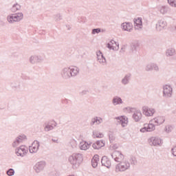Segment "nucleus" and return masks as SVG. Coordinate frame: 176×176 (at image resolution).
Wrapping results in <instances>:
<instances>
[{"instance_id":"29","label":"nucleus","mask_w":176,"mask_h":176,"mask_svg":"<svg viewBox=\"0 0 176 176\" xmlns=\"http://www.w3.org/2000/svg\"><path fill=\"white\" fill-rule=\"evenodd\" d=\"M20 9V6L19 4H15L12 8V12H16V10H19Z\"/></svg>"},{"instance_id":"2","label":"nucleus","mask_w":176,"mask_h":176,"mask_svg":"<svg viewBox=\"0 0 176 176\" xmlns=\"http://www.w3.org/2000/svg\"><path fill=\"white\" fill-rule=\"evenodd\" d=\"M129 168H130V163L128 160H125L116 166V171L117 173H119V171H126Z\"/></svg>"},{"instance_id":"31","label":"nucleus","mask_w":176,"mask_h":176,"mask_svg":"<svg viewBox=\"0 0 176 176\" xmlns=\"http://www.w3.org/2000/svg\"><path fill=\"white\" fill-rule=\"evenodd\" d=\"M7 175L9 176L14 175V170H13L12 168L8 170L7 171Z\"/></svg>"},{"instance_id":"24","label":"nucleus","mask_w":176,"mask_h":176,"mask_svg":"<svg viewBox=\"0 0 176 176\" xmlns=\"http://www.w3.org/2000/svg\"><path fill=\"white\" fill-rule=\"evenodd\" d=\"M94 137H96V138H102L104 137V134L98 131L94 132Z\"/></svg>"},{"instance_id":"6","label":"nucleus","mask_w":176,"mask_h":176,"mask_svg":"<svg viewBox=\"0 0 176 176\" xmlns=\"http://www.w3.org/2000/svg\"><path fill=\"white\" fill-rule=\"evenodd\" d=\"M173 94V88L169 85H165L164 87V96L165 97H171Z\"/></svg>"},{"instance_id":"32","label":"nucleus","mask_w":176,"mask_h":176,"mask_svg":"<svg viewBox=\"0 0 176 176\" xmlns=\"http://www.w3.org/2000/svg\"><path fill=\"white\" fill-rule=\"evenodd\" d=\"M50 130H53V126L47 125V126L45 127V131H50Z\"/></svg>"},{"instance_id":"19","label":"nucleus","mask_w":176,"mask_h":176,"mask_svg":"<svg viewBox=\"0 0 176 176\" xmlns=\"http://www.w3.org/2000/svg\"><path fill=\"white\" fill-rule=\"evenodd\" d=\"M90 146L87 142H81L80 144V148L82 151H87V149H89Z\"/></svg>"},{"instance_id":"26","label":"nucleus","mask_w":176,"mask_h":176,"mask_svg":"<svg viewBox=\"0 0 176 176\" xmlns=\"http://www.w3.org/2000/svg\"><path fill=\"white\" fill-rule=\"evenodd\" d=\"M100 55H98V59L99 60L100 63H105V58L102 56V54H100Z\"/></svg>"},{"instance_id":"30","label":"nucleus","mask_w":176,"mask_h":176,"mask_svg":"<svg viewBox=\"0 0 176 176\" xmlns=\"http://www.w3.org/2000/svg\"><path fill=\"white\" fill-rule=\"evenodd\" d=\"M160 27H162V28H164V27H166V23H164V22H160L159 24L157 25V30H159Z\"/></svg>"},{"instance_id":"34","label":"nucleus","mask_w":176,"mask_h":176,"mask_svg":"<svg viewBox=\"0 0 176 176\" xmlns=\"http://www.w3.org/2000/svg\"><path fill=\"white\" fill-rule=\"evenodd\" d=\"M92 160L93 162H98L100 160V158L98 157V155H96L94 156Z\"/></svg>"},{"instance_id":"20","label":"nucleus","mask_w":176,"mask_h":176,"mask_svg":"<svg viewBox=\"0 0 176 176\" xmlns=\"http://www.w3.org/2000/svg\"><path fill=\"white\" fill-rule=\"evenodd\" d=\"M155 123H157V124H162V123H164V117L158 116L155 118Z\"/></svg>"},{"instance_id":"33","label":"nucleus","mask_w":176,"mask_h":176,"mask_svg":"<svg viewBox=\"0 0 176 176\" xmlns=\"http://www.w3.org/2000/svg\"><path fill=\"white\" fill-rule=\"evenodd\" d=\"M91 163H92V166L94 168H96V167H97V166H98V161H93V160H92Z\"/></svg>"},{"instance_id":"23","label":"nucleus","mask_w":176,"mask_h":176,"mask_svg":"<svg viewBox=\"0 0 176 176\" xmlns=\"http://www.w3.org/2000/svg\"><path fill=\"white\" fill-rule=\"evenodd\" d=\"M173 130H174V126L173 125H168L165 128V131H166V133H171Z\"/></svg>"},{"instance_id":"8","label":"nucleus","mask_w":176,"mask_h":176,"mask_svg":"<svg viewBox=\"0 0 176 176\" xmlns=\"http://www.w3.org/2000/svg\"><path fill=\"white\" fill-rule=\"evenodd\" d=\"M133 118L135 122H140L141 119H142V113H141L139 110H135L133 115Z\"/></svg>"},{"instance_id":"37","label":"nucleus","mask_w":176,"mask_h":176,"mask_svg":"<svg viewBox=\"0 0 176 176\" xmlns=\"http://www.w3.org/2000/svg\"><path fill=\"white\" fill-rule=\"evenodd\" d=\"M172 154L173 156H176V146L172 148Z\"/></svg>"},{"instance_id":"36","label":"nucleus","mask_w":176,"mask_h":176,"mask_svg":"<svg viewBox=\"0 0 176 176\" xmlns=\"http://www.w3.org/2000/svg\"><path fill=\"white\" fill-rule=\"evenodd\" d=\"M141 133H146V131H148V129H146V126L144 125V127L140 129Z\"/></svg>"},{"instance_id":"16","label":"nucleus","mask_w":176,"mask_h":176,"mask_svg":"<svg viewBox=\"0 0 176 176\" xmlns=\"http://www.w3.org/2000/svg\"><path fill=\"white\" fill-rule=\"evenodd\" d=\"M124 31H131L133 30V25L130 23H124L122 25Z\"/></svg>"},{"instance_id":"18","label":"nucleus","mask_w":176,"mask_h":176,"mask_svg":"<svg viewBox=\"0 0 176 176\" xmlns=\"http://www.w3.org/2000/svg\"><path fill=\"white\" fill-rule=\"evenodd\" d=\"M116 156L115 157L116 162H120V160H123V159H124V155H123L122 153L119 152L116 153Z\"/></svg>"},{"instance_id":"14","label":"nucleus","mask_w":176,"mask_h":176,"mask_svg":"<svg viewBox=\"0 0 176 176\" xmlns=\"http://www.w3.org/2000/svg\"><path fill=\"white\" fill-rule=\"evenodd\" d=\"M135 23V28L136 30H140V28H142V19L140 18H138L135 19L134 21Z\"/></svg>"},{"instance_id":"27","label":"nucleus","mask_w":176,"mask_h":176,"mask_svg":"<svg viewBox=\"0 0 176 176\" xmlns=\"http://www.w3.org/2000/svg\"><path fill=\"white\" fill-rule=\"evenodd\" d=\"M78 73V69H76V67H75L74 69H72L70 71L72 76H75V75H76Z\"/></svg>"},{"instance_id":"1","label":"nucleus","mask_w":176,"mask_h":176,"mask_svg":"<svg viewBox=\"0 0 176 176\" xmlns=\"http://www.w3.org/2000/svg\"><path fill=\"white\" fill-rule=\"evenodd\" d=\"M69 162L71 163L73 168H78L82 162H83V158L79 154H74L69 157Z\"/></svg>"},{"instance_id":"10","label":"nucleus","mask_w":176,"mask_h":176,"mask_svg":"<svg viewBox=\"0 0 176 176\" xmlns=\"http://www.w3.org/2000/svg\"><path fill=\"white\" fill-rule=\"evenodd\" d=\"M45 164L44 162H38L34 166V170L37 173H39V171H41V170H43L45 168Z\"/></svg>"},{"instance_id":"9","label":"nucleus","mask_w":176,"mask_h":176,"mask_svg":"<svg viewBox=\"0 0 176 176\" xmlns=\"http://www.w3.org/2000/svg\"><path fill=\"white\" fill-rule=\"evenodd\" d=\"M39 148V143L36 141H34L32 146L30 147V153H35V152L38 151V149Z\"/></svg>"},{"instance_id":"5","label":"nucleus","mask_w":176,"mask_h":176,"mask_svg":"<svg viewBox=\"0 0 176 176\" xmlns=\"http://www.w3.org/2000/svg\"><path fill=\"white\" fill-rule=\"evenodd\" d=\"M28 152V150L25 146H21L16 152L17 156H25Z\"/></svg>"},{"instance_id":"25","label":"nucleus","mask_w":176,"mask_h":176,"mask_svg":"<svg viewBox=\"0 0 176 176\" xmlns=\"http://www.w3.org/2000/svg\"><path fill=\"white\" fill-rule=\"evenodd\" d=\"M92 122L93 123H96V124H100V123H102V119L96 118H94Z\"/></svg>"},{"instance_id":"15","label":"nucleus","mask_w":176,"mask_h":176,"mask_svg":"<svg viewBox=\"0 0 176 176\" xmlns=\"http://www.w3.org/2000/svg\"><path fill=\"white\" fill-rule=\"evenodd\" d=\"M151 142L155 146L160 145L162 144V140L159 138L153 137L151 138Z\"/></svg>"},{"instance_id":"38","label":"nucleus","mask_w":176,"mask_h":176,"mask_svg":"<svg viewBox=\"0 0 176 176\" xmlns=\"http://www.w3.org/2000/svg\"><path fill=\"white\" fill-rule=\"evenodd\" d=\"M161 12H162V13H164V8H162V9L161 10Z\"/></svg>"},{"instance_id":"39","label":"nucleus","mask_w":176,"mask_h":176,"mask_svg":"<svg viewBox=\"0 0 176 176\" xmlns=\"http://www.w3.org/2000/svg\"><path fill=\"white\" fill-rule=\"evenodd\" d=\"M124 81H125V80H122L123 83H124Z\"/></svg>"},{"instance_id":"17","label":"nucleus","mask_w":176,"mask_h":176,"mask_svg":"<svg viewBox=\"0 0 176 176\" xmlns=\"http://www.w3.org/2000/svg\"><path fill=\"white\" fill-rule=\"evenodd\" d=\"M146 126V129H147V131H153L155 130V124H153V122L151 121L149 124H144Z\"/></svg>"},{"instance_id":"3","label":"nucleus","mask_w":176,"mask_h":176,"mask_svg":"<svg viewBox=\"0 0 176 176\" xmlns=\"http://www.w3.org/2000/svg\"><path fill=\"white\" fill-rule=\"evenodd\" d=\"M155 112L156 111L155 110V109L152 107H148L146 106L142 107V113L143 115H144V116H146L147 118L153 116Z\"/></svg>"},{"instance_id":"7","label":"nucleus","mask_w":176,"mask_h":176,"mask_svg":"<svg viewBox=\"0 0 176 176\" xmlns=\"http://www.w3.org/2000/svg\"><path fill=\"white\" fill-rule=\"evenodd\" d=\"M107 47L112 50H118L119 49V44L116 41L111 40L107 44Z\"/></svg>"},{"instance_id":"22","label":"nucleus","mask_w":176,"mask_h":176,"mask_svg":"<svg viewBox=\"0 0 176 176\" xmlns=\"http://www.w3.org/2000/svg\"><path fill=\"white\" fill-rule=\"evenodd\" d=\"M113 104H115V105H118V104H122V99L120 98H114L113 100Z\"/></svg>"},{"instance_id":"4","label":"nucleus","mask_w":176,"mask_h":176,"mask_svg":"<svg viewBox=\"0 0 176 176\" xmlns=\"http://www.w3.org/2000/svg\"><path fill=\"white\" fill-rule=\"evenodd\" d=\"M23 19V14H13L8 16V21L9 23H14V21H20V20Z\"/></svg>"},{"instance_id":"28","label":"nucleus","mask_w":176,"mask_h":176,"mask_svg":"<svg viewBox=\"0 0 176 176\" xmlns=\"http://www.w3.org/2000/svg\"><path fill=\"white\" fill-rule=\"evenodd\" d=\"M168 2L170 6H173V8H176V0H168Z\"/></svg>"},{"instance_id":"21","label":"nucleus","mask_w":176,"mask_h":176,"mask_svg":"<svg viewBox=\"0 0 176 176\" xmlns=\"http://www.w3.org/2000/svg\"><path fill=\"white\" fill-rule=\"evenodd\" d=\"M24 140H27V136H25V135H20L16 138V141L14 142V145H16V144H19V142H21V141H24Z\"/></svg>"},{"instance_id":"13","label":"nucleus","mask_w":176,"mask_h":176,"mask_svg":"<svg viewBox=\"0 0 176 176\" xmlns=\"http://www.w3.org/2000/svg\"><path fill=\"white\" fill-rule=\"evenodd\" d=\"M101 162L102 166L107 167V168H109L111 167V161L108 157H102Z\"/></svg>"},{"instance_id":"35","label":"nucleus","mask_w":176,"mask_h":176,"mask_svg":"<svg viewBox=\"0 0 176 176\" xmlns=\"http://www.w3.org/2000/svg\"><path fill=\"white\" fill-rule=\"evenodd\" d=\"M100 29H94L93 30H92V34H98V32H100Z\"/></svg>"},{"instance_id":"12","label":"nucleus","mask_w":176,"mask_h":176,"mask_svg":"<svg viewBox=\"0 0 176 176\" xmlns=\"http://www.w3.org/2000/svg\"><path fill=\"white\" fill-rule=\"evenodd\" d=\"M104 145H105V143H104L103 141L99 140L94 143L92 146L94 149H101V148H102V146H104Z\"/></svg>"},{"instance_id":"11","label":"nucleus","mask_w":176,"mask_h":176,"mask_svg":"<svg viewBox=\"0 0 176 176\" xmlns=\"http://www.w3.org/2000/svg\"><path fill=\"white\" fill-rule=\"evenodd\" d=\"M116 119L117 120H120L122 127H126V126H127V124L129 123V120L124 116H120L116 118Z\"/></svg>"}]
</instances>
